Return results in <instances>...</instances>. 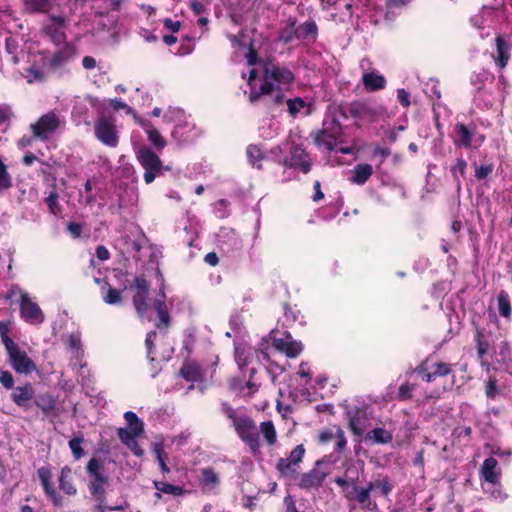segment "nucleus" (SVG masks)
Here are the masks:
<instances>
[{"instance_id": "nucleus-5", "label": "nucleus", "mask_w": 512, "mask_h": 512, "mask_svg": "<svg viewBox=\"0 0 512 512\" xmlns=\"http://www.w3.org/2000/svg\"><path fill=\"white\" fill-rule=\"evenodd\" d=\"M7 297L9 299H18L20 302L21 318L32 325H39L44 322V313L39 305L34 302L29 295L18 286L11 288Z\"/></svg>"}, {"instance_id": "nucleus-15", "label": "nucleus", "mask_w": 512, "mask_h": 512, "mask_svg": "<svg viewBox=\"0 0 512 512\" xmlns=\"http://www.w3.org/2000/svg\"><path fill=\"white\" fill-rule=\"evenodd\" d=\"M484 141L485 136L483 134L475 133L464 124L459 123L455 126L454 144L456 146L477 149Z\"/></svg>"}, {"instance_id": "nucleus-63", "label": "nucleus", "mask_w": 512, "mask_h": 512, "mask_svg": "<svg viewBox=\"0 0 512 512\" xmlns=\"http://www.w3.org/2000/svg\"><path fill=\"white\" fill-rule=\"evenodd\" d=\"M155 453L157 455V459H158V462H159V465H160V468L162 470L163 473H168L170 471V469L168 468V466L166 465L164 459H163V451L160 447H156L155 448Z\"/></svg>"}, {"instance_id": "nucleus-49", "label": "nucleus", "mask_w": 512, "mask_h": 512, "mask_svg": "<svg viewBox=\"0 0 512 512\" xmlns=\"http://www.w3.org/2000/svg\"><path fill=\"white\" fill-rule=\"evenodd\" d=\"M103 299L107 304H117L121 300L120 291L114 288L109 287L107 293L103 295Z\"/></svg>"}, {"instance_id": "nucleus-4", "label": "nucleus", "mask_w": 512, "mask_h": 512, "mask_svg": "<svg viewBox=\"0 0 512 512\" xmlns=\"http://www.w3.org/2000/svg\"><path fill=\"white\" fill-rule=\"evenodd\" d=\"M124 419L128 427L119 428L118 436L121 442L127 446L135 456L141 457L143 450L138 445L137 438L144 433V423L132 411H127L124 414Z\"/></svg>"}, {"instance_id": "nucleus-12", "label": "nucleus", "mask_w": 512, "mask_h": 512, "mask_svg": "<svg viewBox=\"0 0 512 512\" xmlns=\"http://www.w3.org/2000/svg\"><path fill=\"white\" fill-rule=\"evenodd\" d=\"M229 417L232 418L233 426L239 437L255 451L259 446L258 432L251 419L244 416H234L233 411L229 412Z\"/></svg>"}, {"instance_id": "nucleus-38", "label": "nucleus", "mask_w": 512, "mask_h": 512, "mask_svg": "<svg viewBox=\"0 0 512 512\" xmlns=\"http://www.w3.org/2000/svg\"><path fill=\"white\" fill-rule=\"evenodd\" d=\"M325 478V474L320 470L314 469L303 475L301 484L305 488L317 487L321 485Z\"/></svg>"}, {"instance_id": "nucleus-1", "label": "nucleus", "mask_w": 512, "mask_h": 512, "mask_svg": "<svg viewBox=\"0 0 512 512\" xmlns=\"http://www.w3.org/2000/svg\"><path fill=\"white\" fill-rule=\"evenodd\" d=\"M232 45L237 49L238 56L246 59L248 72H242V78L249 86V99L257 101L261 96H269L271 102L277 106L285 104L288 113L295 117L305 107V101L300 97L287 98L294 81L293 73L281 66L265 65L259 61L253 48L250 37L244 32L238 36L230 37Z\"/></svg>"}, {"instance_id": "nucleus-41", "label": "nucleus", "mask_w": 512, "mask_h": 512, "mask_svg": "<svg viewBox=\"0 0 512 512\" xmlns=\"http://www.w3.org/2000/svg\"><path fill=\"white\" fill-rule=\"evenodd\" d=\"M482 487L484 492L490 494L496 501L503 502L507 498V494L502 490L500 481L497 485L482 484Z\"/></svg>"}, {"instance_id": "nucleus-22", "label": "nucleus", "mask_w": 512, "mask_h": 512, "mask_svg": "<svg viewBox=\"0 0 512 512\" xmlns=\"http://www.w3.org/2000/svg\"><path fill=\"white\" fill-rule=\"evenodd\" d=\"M137 123L142 127L145 131L147 138L151 145L157 150H163L166 146V140L160 134L159 130L146 119H137Z\"/></svg>"}, {"instance_id": "nucleus-51", "label": "nucleus", "mask_w": 512, "mask_h": 512, "mask_svg": "<svg viewBox=\"0 0 512 512\" xmlns=\"http://www.w3.org/2000/svg\"><path fill=\"white\" fill-rule=\"evenodd\" d=\"M82 441L81 438H73L69 441V447L76 459H80L83 456Z\"/></svg>"}, {"instance_id": "nucleus-54", "label": "nucleus", "mask_w": 512, "mask_h": 512, "mask_svg": "<svg viewBox=\"0 0 512 512\" xmlns=\"http://www.w3.org/2000/svg\"><path fill=\"white\" fill-rule=\"evenodd\" d=\"M485 392L488 398H495L498 395L497 384L494 378L488 380Z\"/></svg>"}, {"instance_id": "nucleus-50", "label": "nucleus", "mask_w": 512, "mask_h": 512, "mask_svg": "<svg viewBox=\"0 0 512 512\" xmlns=\"http://www.w3.org/2000/svg\"><path fill=\"white\" fill-rule=\"evenodd\" d=\"M304 453H305V449H304L303 445H297L291 451L289 457H287L286 459H289V461L292 462V464H296L298 466V464L301 462V460L304 456Z\"/></svg>"}, {"instance_id": "nucleus-32", "label": "nucleus", "mask_w": 512, "mask_h": 512, "mask_svg": "<svg viewBox=\"0 0 512 512\" xmlns=\"http://www.w3.org/2000/svg\"><path fill=\"white\" fill-rule=\"evenodd\" d=\"M46 417L57 415V406L55 399L50 394L39 395L35 401Z\"/></svg>"}, {"instance_id": "nucleus-37", "label": "nucleus", "mask_w": 512, "mask_h": 512, "mask_svg": "<svg viewBox=\"0 0 512 512\" xmlns=\"http://www.w3.org/2000/svg\"><path fill=\"white\" fill-rule=\"evenodd\" d=\"M369 484L374 496L387 497L393 489V484L387 478L377 479Z\"/></svg>"}, {"instance_id": "nucleus-59", "label": "nucleus", "mask_w": 512, "mask_h": 512, "mask_svg": "<svg viewBox=\"0 0 512 512\" xmlns=\"http://www.w3.org/2000/svg\"><path fill=\"white\" fill-rule=\"evenodd\" d=\"M409 98H410V95L406 90H404V89L397 90V99L404 107H408L410 105Z\"/></svg>"}, {"instance_id": "nucleus-19", "label": "nucleus", "mask_w": 512, "mask_h": 512, "mask_svg": "<svg viewBox=\"0 0 512 512\" xmlns=\"http://www.w3.org/2000/svg\"><path fill=\"white\" fill-rule=\"evenodd\" d=\"M273 344L278 351L291 358L298 356L303 349L301 342L294 340L290 334L275 338Z\"/></svg>"}, {"instance_id": "nucleus-33", "label": "nucleus", "mask_w": 512, "mask_h": 512, "mask_svg": "<svg viewBox=\"0 0 512 512\" xmlns=\"http://www.w3.org/2000/svg\"><path fill=\"white\" fill-rule=\"evenodd\" d=\"M365 439L373 444H388L392 441L393 434L389 430L377 427L369 431Z\"/></svg>"}, {"instance_id": "nucleus-8", "label": "nucleus", "mask_w": 512, "mask_h": 512, "mask_svg": "<svg viewBox=\"0 0 512 512\" xmlns=\"http://www.w3.org/2000/svg\"><path fill=\"white\" fill-rule=\"evenodd\" d=\"M136 157L141 166L145 169L144 180L147 184L152 183L161 174L162 162L159 157L149 148L143 146L136 152Z\"/></svg>"}, {"instance_id": "nucleus-35", "label": "nucleus", "mask_w": 512, "mask_h": 512, "mask_svg": "<svg viewBox=\"0 0 512 512\" xmlns=\"http://www.w3.org/2000/svg\"><path fill=\"white\" fill-rule=\"evenodd\" d=\"M60 489L67 495H75L77 490L72 482V471L68 466L62 468L59 476Z\"/></svg>"}, {"instance_id": "nucleus-61", "label": "nucleus", "mask_w": 512, "mask_h": 512, "mask_svg": "<svg viewBox=\"0 0 512 512\" xmlns=\"http://www.w3.org/2000/svg\"><path fill=\"white\" fill-rule=\"evenodd\" d=\"M11 116V108L8 105H0V123L8 121Z\"/></svg>"}, {"instance_id": "nucleus-52", "label": "nucleus", "mask_w": 512, "mask_h": 512, "mask_svg": "<svg viewBox=\"0 0 512 512\" xmlns=\"http://www.w3.org/2000/svg\"><path fill=\"white\" fill-rule=\"evenodd\" d=\"M202 476H203V483L206 486H215L218 482L217 475L211 469L203 470Z\"/></svg>"}, {"instance_id": "nucleus-47", "label": "nucleus", "mask_w": 512, "mask_h": 512, "mask_svg": "<svg viewBox=\"0 0 512 512\" xmlns=\"http://www.w3.org/2000/svg\"><path fill=\"white\" fill-rule=\"evenodd\" d=\"M11 187V177L7 172V167L0 159V193Z\"/></svg>"}, {"instance_id": "nucleus-55", "label": "nucleus", "mask_w": 512, "mask_h": 512, "mask_svg": "<svg viewBox=\"0 0 512 512\" xmlns=\"http://www.w3.org/2000/svg\"><path fill=\"white\" fill-rule=\"evenodd\" d=\"M0 382L5 388L11 389L14 384L12 374L8 371H2L0 375Z\"/></svg>"}, {"instance_id": "nucleus-64", "label": "nucleus", "mask_w": 512, "mask_h": 512, "mask_svg": "<svg viewBox=\"0 0 512 512\" xmlns=\"http://www.w3.org/2000/svg\"><path fill=\"white\" fill-rule=\"evenodd\" d=\"M164 26L173 33H175L179 31L181 24L180 21H174L172 19L167 18L164 20Z\"/></svg>"}, {"instance_id": "nucleus-40", "label": "nucleus", "mask_w": 512, "mask_h": 512, "mask_svg": "<svg viewBox=\"0 0 512 512\" xmlns=\"http://www.w3.org/2000/svg\"><path fill=\"white\" fill-rule=\"evenodd\" d=\"M153 307L156 310L159 318V323L157 324V326L167 327L169 325V315L166 310L164 301L162 299L155 300Z\"/></svg>"}, {"instance_id": "nucleus-36", "label": "nucleus", "mask_w": 512, "mask_h": 512, "mask_svg": "<svg viewBox=\"0 0 512 512\" xmlns=\"http://www.w3.org/2000/svg\"><path fill=\"white\" fill-rule=\"evenodd\" d=\"M154 487L156 488L157 492L155 493V498L160 499L161 494H168L173 496H179L184 493V490L180 486H176L167 482L162 481H154Z\"/></svg>"}, {"instance_id": "nucleus-31", "label": "nucleus", "mask_w": 512, "mask_h": 512, "mask_svg": "<svg viewBox=\"0 0 512 512\" xmlns=\"http://www.w3.org/2000/svg\"><path fill=\"white\" fill-rule=\"evenodd\" d=\"M34 390L31 384L16 387L12 392V399L14 403L20 407L27 406L28 402L32 399Z\"/></svg>"}, {"instance_id": "nucleus-14", "label": "nucleus", "mask_w": 512, "mask_h": 512, "mask_svg": "<svg viewBox=\"0 0 512 512\" xmlns=\"http://www.w3.org/2000/svg\"><path fill=\"white\" fill-rule=\"evenodd\" d=\"M360 68L363 71L361 81L367 91L372 92L385 88V77L380 72L371 69V62L369 59H362L360 62Z\"/></svg>"}, {"instance_id": "nucleus-25", "label": "nucleus", "mask_w": 512, "mask_h": 512, "mask_svg": "<svg viewBox=\"0 0 512 512\" xmlns=\"http://www.w3.org/2000/svg\"><path fill=\"white\" fill-rule=\"evenodd\" d=\"M13 0H0V13L10 15L11 3ZM27 10L32 12H43L49 7L50 0H23Z\"/></svg>"}, {"instance_id": "nucleus-16", "label": "nucleus", "mask_w": 512, "mask_h": 512, "mask_svg": "<svg viewBox=\"0 0 512 512\" xmlns=\"http://www.w3.org/2000/svg\"><path fill=\"white\" fill-rule=\"evenodd\" d=\"M132 289L135 290L133 303L140 317H144L148 310V303L146 297L149 290L148 282L141 276L136 277Z\"/></svg>"}, {"instance_id": "nucleus-43", "label": "nucleus", "mask_w": 512, "mask_h": 512, "mask_svg": "<svg viewBox=\"0 0 512 512\" xmlns=\"http://www.w3.org/2000/svg\"><path fill=\"white\" fill-rule=\"evenodd\" d=\"M105 103H107V105L109 107H111L114 111H124L126 114L133 115V117L135 118L136 121H137V119H139L135 115L134 110L129 105H127L124 101H122L120 99H117V98L108 99V100H105Z\"/></svg>"}, {"instance_id": "nucleus-60", "label": "nucleus", "mask_w": 512, "mask_h": 512, "mask_svg": "<svg viewBox=\"0 0 512 512\" xmlns=\"http://www.w3.org/2000/svg\"><path fill=\"white\" fill-rule=\"evenodd\" d=\"M0 336H1L2 343L4 344L5 347L7 346L8 341L9 342H14L8 336V326L4 322H0Z\"/></svg>"}, {"instance_id": "nucleus-3", "label": "nucleus", "mask_w": 512, "mask_h": 512, "mask_svg": "<svg viewBox=\"0 0 512 512\" xmlns=\"http://www.w3.org/2000/svg\"><path fill=\"white\" fill-rule=\"evenodd\" d=\"M302 146L300 135L291 132L285 143L270 149L271 159L285 167L308 173L311 169V160Z\"/></svg>"}, {"instance_id": "nucleus-21", "label": "nucleus", "mask_w": 512, "mask_h": 512, "mask_svg": "<svg viewBox=\"0 0 512 512\" xmlns=\"http://www.w3.org/2000/svg\"><path fill=\"white\" fill-rule=\"evenodd\" d=\"M100 101L97 98L92 96H85L83 98H78L73 107L72 115L75 118H78L79 121H83L88 123V109L99 108Z\"/></svg>"}, {"instance_id": "nucleus-39", "label": "nucleus", "mask_w": 512, "mask_h": 512, "mask_svg": "<svg viewBox=\"0 0 512 512\" xmlns=\"http://www.w3.org/2000/svg\"><path fill=\"white\" fill-rule=\"evenodd\" d=\"M370 492H372V489H370V484H368L367 488L358 486L353 488L355 499L365 507L373 509L376 507V505L373 504L370 500Z\"/></svg>"}, {"instance_id": "nucleus-34", "label": "nucleus", "mask_w": 512, "mask_h": 512, "mask_svg": "<svg viewBox=\"0 0 512 512\" xmlns=\"http://www.w3.org/2000/svg\"><path fill=\"white\" fill-rule=\"evenodd\" d=\"M499 11L493 7L484 6L480 13L472 18V22L479 29H484L486 23H491L498 18Z\"/></svg>"}, {"instance_id": "nucleus-42", "label": "nucleus", "mask_w": 512, "mask_h": 512, "mask_svg": "<svg viewBox=\"0 0 512 512\" xmlns=\"http://www.w3.org/2000/svg\"><path fill=\"white\" fill-rule=\"evenodd\" d=\"M498 300V310L500 315L503 317H509L511 314V305L509 295L505 291H501L497 297Z\"/></svg>"}, {"instance_id": "nucleus-26", "label": "nucleus", "mask_w": 512, "mask_h": 512, "mask_svg": "<svg viewBox=\"0 0 512 512\" xmlns=\"http://www.w3.org/2000/svg\"><path fill=\"white\" fill-rule=\"evenodd\" d=\"M496 52L493 54L495 64L503 69L508 64L510 59L511 45L503 37L498 36L496 39Z\"/></svg>"}, {"instance_id": "nucleus-9", "label": "nucleus", "mask_w": 512, "mask_h": 512, "mask_svg": "<svg viewBox=\"0 0 512 512\" xmlns=\"http://www.w3.org/2000/svg\"><path fill=\"white\" fill-rule=\"evenodd\" d=\"M96 138L108 147H116L119 142L115 120L112 117L100 116L94 126Z\"/></svg>"}, {"instance_id": "nucleus-17", "label": "nucleus", "mask_w": 512, "mask_h": 512, "mask_svg": "<svg viewBox=\"0 0 512 512\" xmlns=\"http://www.w3.org/2000/svg\"><path fill=\"white\" fill-rule=\"evenodd\" d=\"M66 19L62 16H51L44 25V32L55 44H60L65 40L64 28Z\"/></svg>"}, {"instance_id": "nucleus-27", "label": "nucleus", "mask_w": 512, "mask_h": 512, "mask_svg": "<svg viewBox=\"0 0 512 512\" xmlns=\"http://www.w3.org/2000/svg\"><path fill=\"white\" fill-rule=\"evenodd\" d=\"M256 356L257 352L249 345L238 344L235 347V360L241 371H243L245 366L252 364L253 359Z\"/></svg>"}, {"instance_id": "nucleus-28", "label": "nucleus", "mask_w": 512, "mask_h": 512, "mask_svg": "<svg viewBox=\"0 0 512 512\" xmlns=\"http://www.w3.org/2000/svg\"><path fill=\"white\" fill-rule=\"evenodd\" d=\"M247 156L250 163L257 168L262 167V161L272 160L270 150L263 149L258 145H250L247 148Z\"/></svg>"}, {"instance_id": "nucleus-24", "label": "nucleus", "mask_w": 512, "mask_h": 512, "mask_svg": "<svg viewBox=\"0 0 512 512\" xmlns=\"http://www.w3.org/2000/svg\"><path fill=\"white\" fill-rule=\"evenodd\" d=\"M451 371L450 366L446 363H435L430 368L421 365L417 368L416 373H418L422 380L426 382H431L435 380L436 377L446 376Z\"/></svg>"}, {"instance_id": "nucleus-18", "label": "nucleus", "mask_w": 512, "mask_h": 512, "mask_svg": "<svg viewBox=\"0 0 512 512\" xmlns=\"http://www.w3.org/2000/svg\"><path fill=\"white\" fill-rule=\"evenodd\" d=\"M480 478L483 484L497 485L501 479V470L496 459L490 457L484 460L480 469Z\"/></svg>"}, {"instance_id": "nucleus-45", "label": "nucleus", "mask_w": 512, "mask_h": 512, "mask_svg": "<svg viewBox=\"0 0 512 512\" xmlns=\"http://www.w3.org/2000/svg\"><path fill=\"white\" fill-rule=\"evenodd\" d=\"M260 430L268 444L272 445L276 442V431L272 422H263L260 426Z\"/></svg>"}, {"instance_id": "nucleus-30", "label": "nucleus", "mask_w": 512, "mask_h": 512, "mask_svg": "<svg viewBox=\"0 0 512 512\" xmlns=\"http://www.w3.org/2000/svg\"><path fill=\"white\" fill-rule=\"evenodd\" d=\"M315 144L320 149H326L329 151L337 149V138L334 134L328 132L327 129H323L315 134Z\"/></svg>"}, {"instance_id": "nucleus-44", "label": "nucleus", "mask_w": 512, "mask_h": 512, "mask_svg": "<svg viewBox=\"0 0 512 512\" xmlns=\"http://www.w3.org/2000/svg\"><path fill=\"white\" fill-rule=\"evenodd\" d=\"M296 32L300 37L308 38V37H315L317 34V25L313 21H308L300 25Z\"/></svg>"}, {"instance_id": "nucleus-23", "label": "nucleus", "mask_w": 512, "mask_h": 512, "mask_svg": "<svg viewBox=\"0 0 512 512\" xmlns=\"http://www.w3.org/2000/svg\"><path fill=\"white\" fill-rule=\"evenodd\" d=\"M37 473L46 495L51 499L55 506H61L62 497L56 492L50 482L52 477L50 469L48 467H41L38 469Z\"/></svg>"}, {"instance_id": "nucleus-57", "label": "nucleus", "mask_w": 512, "mask_h": 512, "mask_svg": "<svg viewBox=\"0 0 512 512\" xmlns=\"http://www.w3.org/2000/svg\"><path fill=\"white\" fill-rule=\"evenodd\" d=\"M155 337H156V333L152 331L147 334V337L145 340V344H146V348H147V355L151 361L155 360V357L153 356V352H152V344H153V340L155 339Z\"/></svg>"}, {"instance_id": "nucleus-29", "label": "nucleus", "mask_w": 512, "mask_h": 512, "mask_svg": "<svg viewBox=\"0 0 512 512\" xmlns=\"http://www.w3.org/2000/svg\"><path fill=\"white\" fill-rule=\"evenodd\" d=\"M373 174V168L370 164H358L351 171L350 181L356 185H364Z\"/></svg>"}, {"instance_id": "nucleus-48", "label": "nucleus", "mask_w": 512, "mask_h": 512, "mask_svg": "<svg viewBox=\"0 0 512 512\" xmlns=\"http://www.w3.org/2000/svg\"><path fill=\"white\" fill-rule=\"evenodd\" d=\"M407 0H386V12H383V17L385 19H390L389 14L393 13L394 9L405 6L407 4Z\"/></svg>"}, {"instance_id": "nucleus-53", "label": "nucleus", "mask_w": 512, "mask_h": 512, "mask_svg": "<svg viewBox=\"0 0 512 512\" xmlns=\"http://www.w3.org/2000/svg\"><path fill=\"white\" fill-rule=\"evenodd\" d=\"M69 348L75 353L76 357L82 354L81 341L76 335H70L68 339Z\"/></svg>"}, {"instance_id": "nucleus-20", "label": "nucleus", "mask_w": 512, "mask_h": 512, "mask_svg": "<svg viewBox=\"0 0 512 512\" xmlns=\"http://www.w3.org/2000/svg\"><path fill=\"white\" fill-rule=\"evenodd\" d=\"M181 376L188 382L203 383L211 374L195 362H186L180 370Z\"/></svg>"}, {"instance_id": "nucleus-11", "label": "nucleus", "mask_w": 512, "mask_h": 512, "mask_svg": "<svg viewBox=\"0 0 512 512\" xmlns=\"http://www.w3.org/2000/svg\"><path fill=\"white\" fill-rule=\"evenodd\" d=\"M381 0H352L345 5L346 10L352 16L354 10L360 11L356 16L368 17L373 23L377 24L383 16V10L380 4Z\"/></svg>"}, {"instance_id": "nucleus-7", "label": "nucleus", "mask_w": 512, "mask_h": 512, "mask_svg": "<svg viewBox=\"0 0 512 512\" xmlns=\"http://www.w3.org/2000/svg\"><path fill=\"white\" fill-rule=\"evenodd\" d=\"M163 121L175 124L171 135L177 142L183 143L190 140V137L186 135V132H190L193 127L186 121V116L183 110L169 107L163 114Z\"/></svg>"}, {"instance_id": "nucleus-62", "label": "nucleus", "mask_w": 512, "mask_h": 512, "mask_svg": "<svg viewBox=\"0 0 512 512\" xmlns=\"http://www.w3.org/2000/svg\"><path fill=\"white\" fill-rule=\"evenodd\" d=\"M336 445L338 450H342L346 445V438L344 432L340 428H336Z\"/></svg>"}, {"instance_id": "nucleus-2", "label": "nucleus", "mask_w": 512, "mask_h": 512, "mask_svg": "<svg viewBox=\"0 0 512 512\" xmlns=\"http://www.w3.org/2000/svg\"><path fill=\"white\" fill-rule=\"evenodd\" d=\"M8 60L14 65L23 64L21 75L28 83L41 81L48 67H60L73 59L77 50L73 44L65 45L53 55L44 49H39L32 41H24L20 36H10L6 39Z\"/></svg>"}, {"instance_id": "nucleus-46", "label": "nucleus", "mask_w": 512, "mask_h": 512, "mask_svg": "<svg viewBox=\"0 0 512 512\" xmlns=\"http://www.w3.org/2000/svg\"><path fill=\"white\" fill-rule=\"evenodd\" d=\"M296 464H292V462L289 461V459L282 458L277 463V469L283 476H292L296 473Z\"/></svg>"}, {"instance_id": "nucleus-58", "label": "nucleus", "mask_w": 512, "mask_h": 512, "mask_svg": "<svg viewBox=\"0 0 512 512\" xmlns=\"http://www.w3.org/2000/svg\"><path fill=\"white\" fill-rule=\"evenodd\" d=\"M466 167H467L466 161L463 158H458L455 166L452 169V172L455 176L457 174H460L461 176H463L465 173Z\"/></svg>"}, {"instance_id": "nucleus-6", "label": "nucleus", "mask_w": 512, "mask_h": 512, "mask_svg": "<svg viewBox=\"0 0 512 512\" xmlns=\"http://www.w3.org/2000/svg\"><path fill=\"white\" fill-rule=\"evenodd\" d=\"M64 124V117L56 111H49L30 125L34 137L47 141Z\"/></svg>"}, {"instance_id": "nucleus-13", "label": "nucleus", "mask_w": 512, "mask_h": 512, "mask_svg": "<svg viewBox=\"0 0 512 512\" xmlns=\"http://www.w3.org/2000/svg\"><path fill=\"white\" fill-rule=\"evenodd\" d=\"M87 472L91 477L89 484L91 494L98 499L102 498L108 478L102 472L101 463L95 458L91 459L87 465Z\"/></svg>"}, {"instance_id": "nucleus-56", "label": "nucleus", "mask_w": 512, "mask_h": 512, "mask_svg": "<svg viewBox=\"0 0 512 512\" xmlns=\"http://www.w3.org/2000/svg\"><path fill=\"white\" fill-rule=\"evenodd\" d=\"M492 170V165H481L476 168L475 176L477 179H484L492 172Z\"/></svg>"}, {"instance_id": "nucleus-10", "label": "nucleus", "mask_w": 512, "mask_h": 512, "mask_svg": "<svg viewBox=\"0 0 512 512\" xmlns=\"http://www.w3.org/2000/svg\"><path fill=\"white\" fill-rule=\"evenodd\" d=\"M12 368L20 374H30L36 370V365L27 353L15 342H9L5 347Z\"/></svg>"}]
</instances>
